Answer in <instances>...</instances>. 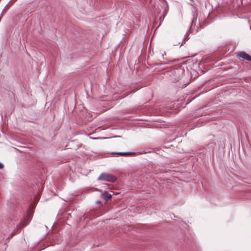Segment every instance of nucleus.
Listing matches in <instances>:
<instances>
[{"instance_id":"4","label":"nucleus","mask_w":251,"mask_h":251,"mask_svg":"<svg viewBox=\"0 0 251 251\" xmlns=\"http://www.w3.org/2000/svg\"><path fill=\"white\" fill-rule=\"evenodd\" d=\"M112 154H118L120 155L124 156V155H128V154H130L131 153H129L128 152H112Z\"/></svg>"},{"instance_id":"2","label":"nucleus","mask_w":251,"mask_h":251,"mask_svg":"<svg viewBox=\"0 0 251 251\" xmlns=\"http://www.w3.org/2000/svg\"><path fill=\"white\" fill-rule=\"evenodd\" d=\"M237 56L238 57H240L244 59H246L248 61H251V56L245 52H244V51L239 52L237 53Z\"/></svg>"},{"instance_id":"5","label":"nucleus","mask_w":251,"mask_h":251,"mask_svg":"<svg viewBox=\"0 0 251 251\" xmlns=\"http://www.w3.org/2000/svg\"><path fill=\"white\" fill-rule=\"evenodd\" d=\"M175 40H176V39H174L173 40V44L174 46L180 45V46H181L182 45V44H181V43L180 42L177 43V42H176Z\"/></svg>"},{"instance_id":"7","label":"nucleus","mask_w":251,"mask_h":251,"mask_svg":"<svg viewBox=\"0 0 251 251\" xmlns=\"http://www.w3.org/2000/svg\"><path fill=\"white\" fill-rule=\"evenodd\" d=\"M197 64H197V63L193 64V67L194 68H196V66H197Z\"/></svg>"},{"instance_id":"6","label":"nucleus","mask_w":251,"mask_h":251,"mask_svg":"<svg viewBox=\"0 0 251 251\" xmlns=\"http://www.w3.org/2000/svg\"><path fill=\"white\" fill-rule=\"evenodd\" d=\"M3 168V165L0 162V169H2Z\"/></svg>"},{"instance_id":"3","label":"nucleus","mask_w":251,"mask_h":251,"mask_svg":"<svg viewBox=\"0 0 251 251\" xmlns=\"http://www.w3.org/2000/svg\"><path fill=\"white\" fill-rule=\"evenodd\" d=\"M101 195L106 201H108L112 197V195L108 194V192L106 191L102 193Z\"/></svg>"},{"instance_id":"1","label":"nucleus","mask_w":251,"mask_h":251,"mask_svg":"<svg viewBox=\"0 0 251 251\" xmlns=\"http://www.w3.org/2000/svg\"><path fill=\"white\" fill-rule=\"evenodd\" d=\"M117 178L115 176L108 173H101L98 179L99 180L113 182L116 181Z\"/></svg>"}]
</instances>
